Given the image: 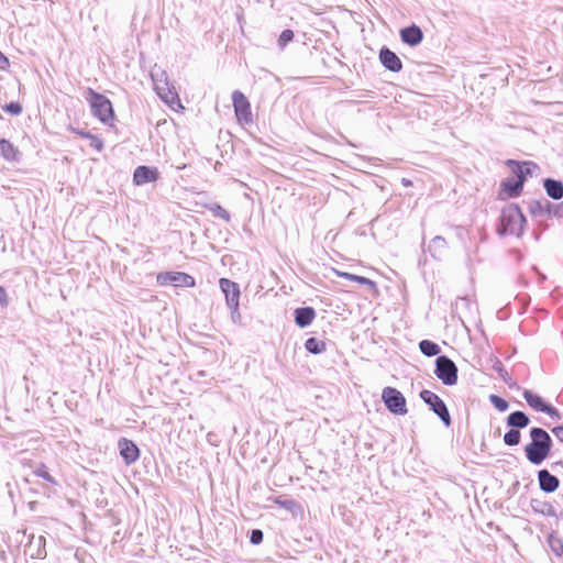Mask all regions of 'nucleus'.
I'll return each mask as SVG.
<instances>
[{"instance_id":"f257e3e1","label":"nucleus","mask_w":563,"mask_h":563,"mask_svg":"<svg viewBox=\"0 0 563 563\" xmlns=\"http://www.w3.org/2000/svg\"><path fill=\"white\" fill-rule=\"evenodd\" d=\"M531 443L525 448L528 461L534 465H540L549 455L552 446V440L547 431L541 428L530 430Z\"/></svg>"},{"instance_id":"f03ea898","label":"nucleus","mask_w":563,"mask_h":563,"mask_svg":"<svg viewBox=\"0 0 563 563\" xmlns=\"http://www.w3.org/2000/svg\"><path fill=\"white\" fill-rule=\"evenodd\" d=\"M151 78L155 92L166 104H168L174 110L177 108H184L180 103V99L175 90V87L168 80L166 70L155 65L151 70Z\"/></svg>"},{"instance_id":"7ed1b4c3","label":"nucleus","mask_w":563,"mask_h":563,"mask_svg":"<svg viewBox=\"0 0 563 563\" xmlns=\"http://www.w3.org/2000/svg\"><path fill=\"white\" fill-rule=\"evenodd\" d=\"M525 224L526 218L520 208L515 203H510L501 211L500 228L498 229V232L500 234L520 236L523 232Z\"/></svg>"},{"instance_id":"20e7f679","label":"nucleus","mask_w":563,"mask_h":563,"mask_svg":"<svg viewBox=\"0 0 563 563\" xmlns=\"http://www.w3.org/2000/svg\"><path fill=\"white\" fill-rule=\"evenodd\" d=\"M87 95V100L90 103L93 115L103 123L111 121L113 118V110L110 100L104 96L95 92L92 89H89Z\"/></svg>"},{"instance_id":"39448f33","label":"nucleus","mask_w":563,"mask_h":563,"mask_svg":"<svg viewBox=\"0 0 563 563\" xmlns=\"http://www.w3.org/2000/svg\"><path fill=\"white\" fill-rule=\"evenodd\" d=\"M434 373L444 385L452 386L457 382V367L448 356L437 358Z\"/></svg>"},{"instance_id":"423d86ee","label":"nucleus","mask_w":563,"mask_h":563,"mask_svg":"<svg viewBox=\"0 0 563 563\" xmlns=\"http://www.w3.org/2000/svg\"><path fill=\"white\" fill-rule=\"evenodd\" d=\"M382 399L388 410L395 415H406V398L396 388L385 387L382 393Z\"/></svg>"},{"instance_id":"0eeeda50","label":"nucleus","mask_w":563,"mask_h":563,"mask_svg":"<svg viewBox=\"0 0 563 563\" xmlns=\"http://www.w3.org/2000/svg\"><path fill=\"white\" fill-rule=\"evenodd\" d=\"M421 399L430 406L432 411L449 427L451 424V417L444 401L434 393L430 390H422L420 393Z\"/></svg>"},{"instance_id":"6e6552de","label":"nucleus","mask_w":563,"mask_h":563,"mask_svg":"<svg viewBox=\"0 0 563 563\" xmlns=\"http://www.w3.org/2000/svg\"><path fill=\"white\" fill-rule=\"evenodd\" d=\"M232 101L236 119L240 123H251L252 112L247 98L239 90L232 93Z\"/></svg>"},{"instance_id":"1a4fd4ad","label":"nucleus","mask_w":563,"mask_h":563,"mask_svg":"<svg viewBox=\"0 0 563 563\" xmlns=\"http://www.w3.org/2000/svg\"><path fill=\"white\" fill-rule=\"evenodd\" d=\"M157 283L162 286L172 284L184 287H194L196 284L192 276L183 272L161 273L157 275Z\"/></svg>"},{"instance_id":"9d476101","label":"nucleus","mask_w":563,"mask_h":563,"mask_svg":"<svg viewBox=\"0 0 563 563\" xmlns=\"http://www.w3.org/2000/svg\"><path fill=\"white\" fill-rule=\"evenodd\" d=\"M219 286L224 294L229 309L234 311L239 309L241 295L239 285L228 278H221L219 280Z\"/></svg>"},{"instance_id":"9b49d317","label":"nucleus","mask_w":563,"mask_h":563,"mask_svg":"<svg viewBox=\"0 0 563 563\" xmlns=\"http://www.w3.org/2000/svg\"><path fill=\"white\" fill-rule=\"evenodd\" d=\"M523 398L526 399L528 405L536 411L545 412L553 419H560V412L558 411V409L545 404L540 396L533 394L530 390H525Z\"/></svg>"},{"instance_id":"f8f14e48","label":"nucleus","mask_w":563,"mask_h":563,"mask_svg":"<svg viewBox=\"0 0 563 563\" xmlns=\"http://www.w3.org/2000/svg\"><path fill=\"white\" fill-rule=\"evenodd\" d=\"M159 177V173L155 167L139 166L133 174V183L136 186H142L147 183L156 181Z\"/></svg>"},{"instance_id":"ddd939ff","label":"nucleus","mask_w":563,"mask_h":563,"mask_svg":"<svg viewBox=\"0 0 563 563\" xmlns=\"http://www.w3.org/2000/svg\"><path fill=\"white\" fill-rule=\"evenodd\" d=\"M118 446L120 450V455L128 465L134 463L139 459L140 451L133 441L121 439L119 440Z\"/></svg>"},{"instance_id":"4468645a","label":"nucleus","mask_w":563,"mask_h":563,"mask_svg":"<svg viewBox=\"0 0 563 563\" xmlns=\"http://www.w3.org/2000/svg\"><path fill=\"white\" fill-rule=\"evenodd\" d=\"M379 60L390 71H400L402 63L400 58L387 47H383L379 52Z\"/></svg>"},{"instance_id":"2eb2a0df","label":"nucleus","mask_w":563,"mask_h":563,"mask_svg":"<svg viewBox=\"0 0 563 563\" xmlns=\"http://www.w3.org/2000/svg\"><path fill=\"white\" fill-rule=\"evenodd\" d=\"M400 38L405 44L417 46L422 42L423 33L419 26L412 24L400 30Z\"/></svg>"},{"instance_id":"dca6fc26","label":"nucleus","mask_w":563,"mask_h":563,"mask_svg":"<svg viewBox=\"0 0 563 563\" xmlns=\"http://www.w3.org/2000/svg\"><path fill=\"white\" fill-rule=\"evenodd\" d=\"M538 479L540 489L545 493H553L559 487V479L552 475L548 470H541L538 472Z\"/></svg>"},{"instance_id":"f3484780","label":"nucleus","mask_w":563,"mask_h":563,"mask_svg":"<svg viewBox=\"0 0 563 563\" xmlns=\"http://www.w3.org/2000/svg\"><path fill=\"white\" fill-rule=\"evenodd\" d=\"M316 312L312 308H298L295 310V321L300 328L308 327L314 319Z\"/></svg>"},{"instance_id":"a211bd4d","label":"nucleus","mask_w":563,"mask_h":563,"mask_svg":"<svg viewBox=\"0 0 563 563\" xmlns=\"http://www.w3.org/2000/svg\"><path fill=\"white\" fill-rule=\"evenodd\" d=\"M529 422V417L522 411L511 412L507 418V424L517 430L526 428Z\"/></svg>"},{"instance_id":"6ab92c4d","label":"nucleus","mask_w":563,"mask_h":563,"mask_svg":"<svg viewBox=\"0 0 563 563\" xmlns=\"http://www.w3.org/2000/svg\"><path fill=\"white\" fill-rule=\"evenodd\" d=\"M544 189L549 197L554 200H559L563 197V184L559 180L554 179H545L544 180Z\"/></svg>"},{"instance_id":"aec40b11","label":"nucleus","mask_w":563,"mask_h":563,"mask_svg":"<svg viewBox=\"0 0 563 563\" xmlns=\"http://www.w3.org/2000/svg\"><path fill=\"white\" fill-rule=\"evenodd\" d=\"M0 153L7 161H18L19 151L5 139L0 140Z\"/></svg>"},{"instance_id":"412c9836","label":"nucleus","mask_w":563,"mask_h":563,"mask_svg":"<svg viewBox=\"0 0 563 563\" xmlns=\"http://www.w3.org/2000/svg\"><path fill=\"white\" fill-rule=\"evenodd\" d=\"M537 165L531 162H523L522 164H517L515 173L519 179H522L525 181L527 176H531L536 169Z\"/></svg>"},{"instance_id":"4be33fe9","label":"nucleus","mask_w":563,"mask_h":563,"mask_svg":"<svg viewBox=\"0 0 563 563\" xmlns=\"http://www.w3.org/2000/svg\"><path fill=\"white\" fill-rule=\"evenodd\" d=\"M446 247V241L442 236H434L429 244V252L432 256H441Z\"/></svg>"},{"instance_id":"5701e85b","label":"nucleus","mask_w":563,"mask_h":563,"mask_svg":"<svg viewBox=\"0 0 563 563\" xmlns=\"http://www.w3.org/2000/svg\"><path fill=\"white\" fill-rule=\"evenodd\" d=\"M419 349L421 351L422 354H424L426 356H435L440 353V346L432 342V341H429V340H422L420 343H419Z\"/></svg>"},{"instance_id":"b1692460","label":"nucleus","mask_w":563,"mask_h":563,"mask_svg":"<svg viewBox=\"0 0 563 563\" xmlns=\"http://www.w3.org/2000/svg\"><path fill=\"white\" fill-rule=\"evenodd\" d=\"M504 186V189L505 191H507V194L510 196V197H516L520 194L521 189H522V186H523V181L522 179H519L517 177L516 180H507L503 184Z\"/></svg>"},{"instance_id":"393cba45","label":"nucleus","mask_w":563,"mask_h":563,"mask_svg":"<svg viewBox=\"0 0 563 563\" xmlns=\"http://www.w3.org/2000/svg\"><path fill=\"white\" fill-rule=\"evenodd\" d=\"M305 346L307 351H309L312 354H320L325 350L324 342L317 340L316 338H309L306 341Z\"/></svg>"},{"instance_id":"a878e982","label":"nucleus","mask_w":563,"mask_h":563,"mask_svg":"<svg viewBox=\"0 0 563 563\" xmlns=\"http://www.w3.org/2000/svg\"><path fill=\"white\" fill-rule=\"evenodd\" d=\"M504 442L506 445L514 446L519 444L520 442V431L517 429L511 428L508 432L504 435Z\"/></svg>"},{"instance_id":"bb28decb","label":"nucleus","mask_w":563,"mask_h":563,"mask_svg":"<svg viewBox=\"0 0 563 563\" xmlns=\"http://www.w3.org/2000/svg\"><path fill=\"white\" fill-rule=\"evenodd\" d=\"M489 401L494 405V407L497 410H499L501 412L506 411L509 407L508 402L497 395H490Z\"/></svg>"},{"instance_id":"cd10ccee","label":"nucleus","mask_w":563,"mask_h":563,"mask_svg":"<svg viewBox=\"0 0 563 563\" xmlns=\"http://www.w3.org/2000/svg\"><path fill=\"white\" fill-rule=\"evenodd\" d=\"M209 209L213 213V216L221 218L225 221L230 220L229 212L225 209H223L220 205L213 203L209 207Z\"/></svg>"},{"instance_id":"c85d7f7f","label":"nucleus","mask_w":563,"mask_h":563,"mask_svg":"<svg viewBox=\"0 0 563 563\" xmlns=\"http://www.w3.org/2000/svg\"><path fill=\"white\" fill-rule=\"evenodd\" d=\"M294 38V32L291 30H284L278 38V46L284 48Z\"/></svg>"},{"instance_id":"c756f323","label":"nucleus","mask_w":563,"mask_h":563,"mask_svg":"<svg viewBox=\"0 0 563 563\" xmlns=\"http://www.w3.org/2000/svg\"><path fill=\"white\" fill-rule=\"evenodd\" d=\"M543 203H545L547 206L549 205V202L547 200H544L543 202L541 201H532L529 203V210L532 214L534 216H538L540 214L542 211H543Z\"/></svg>"},{"instance_id":"7c9ffc66","label":"nucleus","mask_w":563,"mask_h":563,"mask_svg":"<svg viewBox=\"0 0 563 563\" xmlns=\"http://www.w3.org/2000/svg\"><path fill=\"white\" fill-rule=\"evenodd\" d=\"M3 109H4V111H7L13 115H19L22 112V107L18 102H10V103L5 104Z\"/></svg>"},{"instance_id":"2f4dec72","label":"nucleus","mask_w":563,"mask_h":563,"mask_svg":"<svg viewBox=\"0 0 563 563\" xmlns=\"http://www.w3.org/2000/svg\"><path fill=\"white\" fill-rule=\"evenodd\" d=\"M85 137H89L91 140L90 145L95 147L97 151H101L103 147L102 141L97 136L91 135L90 133H80Z\"/></svg>"},{"instance_id":"473e14b6","label":"nucleus","mask_w":563,"mask_h":563,"mask_svg":"<svg viewBox=\"0 0 563 563\" xmlns=\"http://www.w3.org/2000/svg\"><path fill=\"white\" fill-rule=\"evenodd\" d=\"M35 475L38 476V477L44 478L45 481H47V482H49L52 484H55L54 478L49 475V473L46 471V468L44 466L37 468L35 471Z\"/></svg>"},{"instance_id":"72a5a7b5","label":"nucleus","mask_w":563,"mask_h":563,"mask_svg":"<svg viewBox=\"0 0 563 563\" xmlns=\"http://www.w3.org/2000/svg\"><path fill=\"white\" fill-rule=\"evenodd\" d=\"M262 540H263V532L258 529L252 530L251 538H250L251 543L258 544L262 542Z\"/></svg>"},{"instance_id":"f704fd0d","label":"nucleus","mask_w":563,"mask_h":563,"mask_svg":"<svg viewBox=\"0 0 563 563\" xmlns=\"http://www.w3.org/2000/svg\"><path fill=\"white\" fill-rule=\"evenodd\" d=\"M354 282H356V283H358L361 285H366V286L371 287L372 289H376V284L373 280H371V279H368L366 277L357 276L356 275Z\"/></svg>"},{"instance_id":"c9c22d12","label":"nucleus","mask_w":563,"mask_h":563,"mask_svg":"<svg viewBox=\"0 0 563 563\" xmlns=\"http://www.w3.org/2000/svg\"><path fill=\"white\" fill-rule=\"evenodd\" d=\"M332 272L339 276V277H342V278H345V279H349V280H352L354 282L355 280V277L356 275L354 274H351V273H346V272H342V271H339L336 268H332Z\"/></svg>"},{"instance_id":"e433bc0d","label":"nucleus","mask_w":563,"mask_h":563,"mask_svg":"<svg viewBox=\"0 0 563 563\" xmlns=\"http://www.w3.org/2000/svg\"><path fill=\"white\" fill-rule=\"evenodd\" d=\"M551 548L552 550L560 555L563 552V545L560 540H551Z\"/></svg>"},{"instance_id":"4c0bfd02","label":"nucleus","mask_w":563,"mask_h":563,"mask_svg":"<svg viewBox=\"0 0 563 563\" xmlns=\"http://www.w3.org/2000/svg\"><path fill=\"white\" fill-rule=\"evenodd\" d=\"M552 432L563 443V427H555Z\"/></svg>"},{"instance_id":"58836bf2","label":"nucleus","mask_w":563,"mask_h":563,"mask_svg":"<svg viewBox=\"0 0 563 563\" xmlns=\"http://www.w3.org/2000/svg\"><path fill=\"white\" fill-rule=\"evenodd\" d=\"M8 305V297L5 290L0 286V306Z\"/></svg>"},{"instance_id":"ea45409f","label":"nucleus","mask_w":563,"mask_h":563,"mask_svg":"<svg viewBox=\"0 0 563 563\" xmlns=\"http://www.w3.org/2000/svg\"><path fill=\"white\" fill-rule=\"evenodd\" d=\"M231 318H232L233 322H236L240 320L241 314L239 312V309H236L235 311L231 310Z\"/></svg>"},{"instance_id":"a19ab883","label":"nucleus","mask_w":563,"mask_h":563,"mask_svg":"<svg viewBox=\"0 0 563 563\" xmlns=\"http://www.w3.org/2000/svg\"><path fill=\"white\" fill-rule=\"evenodd\" d=\"M499 373H500V377L507 382V376H508V373L506 371H504L503 368L499 369Z\"/></svg>"},{"instance_id":"79ce46f5","label":"nucleus","mask_w":563,"mask_h":563,"mask_svg":"<svg viewBox=\"0 0 563 563\" xmlns=\"http://www.w3.org/2000/svg\"><path fill=\"white\" fill-rule=\"evenodd\" d=\"M401 183H402V185H404V186H406V187L411 186V181H410L409 179H407V178H402V179H401Z\"/></svg>"},{"instance_id":"37998d69","label":"nucleus","mask_w":563,"mask_h":563,"mask_svg":"<svg viewBox=\"0 0 563 563\" xmlns=\"http://www.w3.org/2000/svg\"><path fill=\"white\" fill-rule=\"evenodd\" d=\"M8 63V58L0 52V63Z\"/></svg>"}]
</instances>
